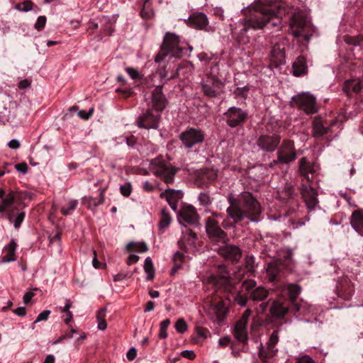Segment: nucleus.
Listing matches in <instances>:
<instances>
[{"label": "nucleus", "instance_id": "obj_51", "mask_svg": "<svg viewBox=\"0 0 363 363\" xmlns=\"http://www.w3.org/2000/svg\"><path fill=\"white\" fill-rule=\"evenodd\" d=\"M174 328L177 333L183 334L187 330L188 325L184 318H179L175 323Z\"/></svg>", "mask_w": 363, "mask_h": 363}, {"label": "nucleus", "instance_id": "obj_16", "mask_svg": "<svg viewBox=\"0 0 363 363\" xmlns=\"http://www.w3.org/2000/svg\"><path fill=\"white\" fill-rule=\"evenodd\" d=\"M291 310V305L285 298H279L272 302L269 313L274 318L281 319L283 318L285 315Z\"/></svg>", "mask_w": 363, "mask_h": 363}, {"label": "nucleus", "instance_id": "obj_15", "mask_svg": "<svg viewBox=\"0 0 363 363\" xmlns=\"http://www.w3.org/2000/svg\"><path fill=\"white\" fill-rule=\"evenodd\" d=\"M300 193L307 208L310 211H313L319 203L317 191L311 186L302 184L300 188Z\"/></svg>", "mask_w": 363, "mask_h": 363}, {"label": "nucleus", "instance_id": "obj_3", "mask_svg": "<svg viewBox=\"0 0 363 363\" xmlns=\"http://www.w3.org/2000/svg\"><path fill=\"white\" fill-rule=\"evenodd\" d=\"M184 54V48L180 46L179 36L170 32H167L164 36L159 52L155 57V62L160 63L165 57H181Z\"/></svg>", "mask_w": 363, "mask_h": 363}, {"label": "nucleus", "instance_id": "obj_2", "mask_svg": "<svg viewBox=\"0 0 363 363\" xmlns=\"http://www.w3.org/2000/svg\"><path fill=\"white\" fill-rule=\"evenodd\" d=\"M230 206L227 208L228 216L238 223L245 219L257 222L261 213L260 206L256 199L250 192L242 193L238 198L228 196Z\"/></svg>", "mask_w": 363, "mask_h": 363}, {"label": "nucleus", "instance_id": "obj_53", "mask_svg": "<svg viewBox=\"0 0 363 363\" xmlns=\"http://www.w3.org/2000/svg\"><path fill=\"white\" fill-rule=\"evenodd\" d=\"M199 201L201 205L206 206L211 204L212 198L208 193L201 192L199 196Z\"/></svg>", "mask_w": 363, "mask_h": 363}, {"label": "nucleus", "instance_id": "obj_32", "mask_svg": "<svg viewBox=\"0 0 363 363\" xmlns=\"http://www.w3.org/2000/svg\"><path fill=\"white\" fill-rule=\"evenodd\" d=\"M16 243L13 240H12L4 249V252L5 253L1 257V263H6L16 260V255L15 251L16 248Z\"/></svg>", "mask_w": 363, "mask_h": 363}, {"label": "nucleus", "instance_id": "obj_64", "mask_svg": "<svg viewBox=\"0 0 363 363\" xmlns=\"http://www.w3.org/2000/svg\"><path fill=\"white\" fill-rule=\"evenodd\" d=\"M46 23V17L44 16H39L34 26L35 28L38 30H41L44 28Z\"/></svg>", "mask_w": 363, "mask_h": 363}, {"label": "nucleus", "instance_id": "obj_6", "mask_svg": "<svg viewBox=\"0 0 363 363\" xmlns=\"http://www.w3.org/2000/svg\"><path fill=\"white\" fill-rule=\"evenodd\" d=\"M291 33L295 38L303 37L307 42L310 40V36L307 33V30L310 27V23L303 13H294L289 21Z\"/></svg>", "mask_w": 363, "mask_h": 363}, {"label": "nucleus", "instance_id": "obj_9", "mask_svg": "<svg viewBox=\"0 0 363 363\" xmlns=\"http://www.w3.org/2000/svg\"><path fill=\"white\" fill-rule=\"evenodd\" d=\"M179 138L185 148L191 149L204 141L205 134L199 128L187 127L180 133Z\"/></svg>", "mask_w": 363, "mask_h": 363}, {"label": "nucleus", "instance_id": "obj_23", "mask_svg": "<svg viewBox=\"0 0 363 363\" xmlns=\"http://www.w3.org/2000/svg\"><path fill=\"white\" fill-rule=\"evenodd\" d=\"M252 27L244 20L242 28L238 30L235 28L232 34L235 40L240 45H247L250 42L251 36L249 32Z\"/></svg>", "mask_w": 363, "mask_h": 363}, {"label": "nucleus", "instance_id": "obj_43", "mask_svg": "<svg viewBox=\"0 0 363 363\" xmlns=\"http://www.w3.org/2000/svg\"><path fill=\"white\" fill-rule=\"evenodd\" d=\"M126 249L128 251H136L138 252H145L148 250V247L147 245L144 242H129L126 245Z\"/></svg>", "mask_w": 363, "mask_h": 363}, {"label": "nucleus", "instance_id": "obj_42", "mask_svg": "<svg viewBox=\"0 0 363 363\" xmlns=\"http://www.w3.org/2000/svg\"><path fill=\"white\" fill-rule=\"evenodd\" d=\"M24 218H25L24 212L15 213V211H13L11 213H9L8 215V219L9 220V221L11 223H13L14 227H18L23 222Z\"/></svg>", "mask_w": 363, "mask_h": 363}, {"label": "nucleus", "instance_id": "obj_12", "mask_svg": "<svg viewBox=\"0 0 363 363\" xmlns=\"http://www.w3.org/2000/svg\"><path fill=\"white\" fill-rule=\"evenodd\" d=\"M226 123L230 128L242 126L247 118V112L236 106L230 107L225 113Z\"/></svg>", "mask_w": 363, "mask_h": 363}, {"label": "nucleus", "instance_id": "obj_63", "mask_svg": "<svg viewBox=\"0 0 363 363\" xmlns=\"http://www.w3.org/2000/svg\"><path fill=\"white\" fill-rule=\"evenodd\" d=\"M281 255L282 256L284 261L290 262L293 257V250L291 249H284L281 251Z\"/></svg>", "mask_w": 363, "mask_h": 363}, {"label": "nucleus", "instance_id": "obj_39", "mask_svg": "<svg viewBox=\"0 0 363 363\" xmlns=\"http://www.w3.org/2000/svg\"><path fill=\"white\" fill-rule=\"evenodd\" d=\"M352 227H363V210L354 211L351 216Z\"/></svg>", "mask_w": 363, "mask_h": 363}, {"label": "nucleus", "instance_id": "obj_35", "mask_svg": "<svg viewBox=\"0 0 363 363\" xmlns=\"http://www.w3.org/2000/svg\"><path fill=\"white\" fill-rule=\"evenodd\" d=\"M246 326V325L236 322L233 330V335L235 339L244 344L247 343L248 340Z\"/></svg>", "mask_w": 363, "mask_h": 363}, {"label": "nucleus", "instance_id": "obj_26", "mask_svg": "<svg viewBox=\"0 0 363 363\" xmlns=\"http://www.w3.org/2000/svg\"><path fill=\"white\" fill-rule=\"evenodd\" d=\"M160 196L165 199L172 210L177 211V203L182 198L183 194L180 190H174L168 188L164 191L162 192Z\"/></svg>", "mask_w": 363, "mask_h": 363}, {"label": "nucleus", "instance_id": "obj_29", "mask_svg": "<svg viewBox=\"0 0 363 363\" xmlns=\"http://www.w3.org/2000/svg\"><path fill=\"white\" fill-rule=\"evenodd\" d=\"M187 23L191 26L201 30L207 26L208 18L203 13H196L189 17Z\"/></svg>", "mask_w": 363, "mask_h": 363}, {"label": "nucleus", "instance_id": "obj_52", "mask_svg": "<svg viewBox=\"0 0 363 363\" xmlns=\"http://www.w3.org/2000/svg\"><path fill=\"white\" fill-rule=\"evenodd\" d=\"M77 203L78 202L77 200L69 201L67 203V206H63L62 208V213L64 215L71 214L72 212L76 208Z\"/></svg>", "mask_w": 363, "mask_h": 363}, {"label": "nucleus", "instance_id": "obj_47", "mask_svg": "<svg viewBox=\"0 0 363 363\" xmlns=\"http://www.w3.org/2000/svg\"><path fill=\"white\" fill-rule=\"evenodd\" d=\"M172 221V218L167 211L164 208L161 211V217L159 222V227H167Z\"/></svg>", "mask_w": 363, "mask_h": 363}, {"label": "nucleus", "instance_id": "obj_50", "mask_svg": "<svg viewBox=\"0 0 363 363\" xmlns=\"http://www.w3.org/2000/svg\"><path fill=\"white\" fill-rule=\"evenodd\" d=\"M184 240L189 245H194L195 240L197 239L196 234L192 231L191 228H187L186 233L183 232Z\"/></svg>", "mask_w": 363, "mask_h": 363}, {"label": "nucleus", "instance_id": "obj_33", "mask_svg": "<svg viewBox=\"0 0 363 363\" xmlns=\"http://www.w3.org/2000/svg\"><path fill=\"white\" fill-rule=\"evenodd\" d=\"M362 86L359 79H352L347 80L343 85V91L349 96L352 93H359Z\"/></svg>", "mask_w": 363, "mask_h": 363}, {"label": "nucleus", "instance_id": "obj_28", "mask_svg": "<svg viewBox=\"0 0 363 363\" xmlns=\"http://www.w3.org/2000/svg\"><path fill=\"white\" fill-rule=\"evenodd\" d=\"M287 291L289 294V299L287 301L291 305V310L297 312L300 309L299 304L296 302V299L301 291V287L296 284H289L287 286Z\"/></svg>", "mask_w": 363, "mask_h": 363}, {"label": "nucleus", "instance_id": "obj_14", "mask_svg": "<svg viewBox=\"0 0 363 363\" xmlns=\"http://www.w3.org/2000/svg\"><path fill=\"white\" fill-rule=\"evenodd\" d=\"M281 142V136L278 134L261 135L256 141L259 150L266 152H273Z\"/></svg>", "mask_w": 363, "mask_h": 363}, {"label": "nucleus", "instance_id": "obj_11", "mask_svg": "<svg viewBox=\"0 0 363 363\" xmlns=\"http://www.w3.org/2000/svg\"><path fill=\"white\" fill-rule=\"evenodd\" d=\"M257 282L253 279H247L242 284V291L250 294L253 301H262L269 296V291L263 286L256 287Z\"/></svg>", "mask_w": 363, "mask_h": 363}, {"label": "nucleus", "instance_id": "obj_55", "mask_svg": "<svg viewBox=\"0 0 363 363\" xmlns=\"http://www.w3.org/2000/svg\"><path fill=\"white\" fill-rule=\"evenodd\" d=\"M249 87L245 86L243 87H237L234 91V94L237 98L246 99L247 97Z\"/></svg>", "mask_w": 363, "mask_h": 363}, {"label": "nucleus", "instance_id": "obj_27", "mask_svg": "<svg viewBox=\"0 0 363 363\" xmlns=\"http://www.w3.org/2000/svg\"><path fill=\"white\" fill-rule=\"evenodd\" d=\"M299 172L307 181L311 182L315 172L314 164L311 163L306 157H302L299 162Z\"/></svg>", "mask_w": 363, "mask_h": 363}, {"label": "nucleus", "instance_id": "obj_57", "mask_svg": "<svg viewBox=\"0 0 363 363\" xmlns=\"http://www.w3.org/2000/svg\"><path fill=\"white\" fill-rule=\"evenodd\" d=\"M203 177L208 181H213L217 178V172L213 169H206L203 172Z\"/></svg>", "mask_w": 363, "mask_h": 363}, {"label": "nucleus", "instance_id": "obj_46", "mask_svg": "<svg viewBox=\"0 0 363 363\" xmlns=\"http://www.w3.org/2000/svg\"><path fill=\"white\" fill-rule=\"evenodd\" d=\"M170 325L169 319L167 318L162 320L160 324V332L158 337L160 339H165L167 337V328Z\"/></svg>", "mask_w": 363, "mask_h": 363}, {"label": "nucleus", "instance_id": "obj_54", "mask_svg": "<svg viewBox=\"0 0 363 363\" xmlns=\"http://www.w3.org/2000/svg\"><path fill=\"white\" fill-rule=\"evenodd\" d=\"M272 352L267 347H261V349L259 351V357L264 362H267L268 359L273 357L274 355H271Z\"/></svg>", "mask_w": 363, "mask_h": 363}, {"label": "nucleus", "instance_id": "obj_44", "mask_svg": "<svg viewBox=\"0 0 363 363\" xmlns=\"http://www.w3.org/2000/svg\"><path fill=\"white\" fill-rule=\"evenodd\" d=\"M195 333L196 335V342H199L200 341L206 340L208 337V335H210L209 330L206 328H203L201 326H196L195 328Z\"/></svg>", "mask_w": 363, "mask_h": 363}, {"label": "nucleus", "instance_id": "obj_25", "mask_svg": "<svg viewBox=\"0 0 363 363\" xmlns=\"http://www.w3.org/2000/svg\"><path fill=\"white\" fill-rule=\"evenodd\" d=\"M220 256L232 262H238L241 257V250L235 245H225L218 249Z\"/></svg>", "mask_w": 363, "mask_h": 363}, {"label": "nucleus", "instance_id": "obj_7", "mask_svg": "<svg viewBox=\"0 0 363 363\" xmlns=\"http://www.w3.org/2000/svg\"><path fill=\"white\" fill-rule=\"evenodd\" d=\"M208 282L224 291H230L233 288L230 272L224 264L218 266L216 274L208 277Z\"/></svg>", "mask_w": 363, "mask_h": 363}, {"label": "nucleus", "instance_id": "obj_40", "mask_svg": "<svg viewBox=\"0 0 363 363\" xmlns=\"http://www.w3.org/2000/svg\"><path fill=\"white\" fill-rule=\"evenodd\" d=\"M279 342V335L278 331L274 330L270 335L269 341L267 344V347L272 352H270L271 355H275L277 350L275 348L277 344Z\"/></svg>", "mask_w": 363, "mask_h": 363}, {"label": "nucleus", "instance_id": "obj_38", "mask_svg": "<svg viewBox=\"0 0 363 363\" xmlns=\"http://www.w3.org/2000/svg\"><path fill=\"white\" fill-rule=\"evenodd\" d=\"M106 308H101L96 313V319L98 322V328L101 330H104L107 328V323L106 321Z\"/></svg>", "mask_w": 363, "mask_h": 363}, {"label": "nucleus", "instance_id": "obj_22", "mask_svg": "<svg viewBox=\"0 0 363 363\" xmlns=\"http://www.w3.org/2000/svg\"><path fill=\"white\" fill-rule=\"evenodd\" d=\"M152 106L157 111H162L167 106V100L162 92V86H156L152 93Z\"/></svg>", "mask_w": 363, "mask_h": 363}, {"label": "nucleus", "instance_id": "obj_49", "mask_svg": "<svg viewBox=\"0 0 363 363\" xmlns=\"http://www.w3.org/2000/svg\"><path fill=\"white\" fill-rule=\"evenodd\" d=\"M72 307V304L69 299L66 300V303L65 306L61 309V312L65 313L67 315V318L65 319V323L68 325L71 322L73 318L72 313L69 311Z\"/></svg>", "mask_w": 363, "mask_h": 363}, {"label": "nucleus", "instance_id": "obj_34", "mask_svg": "<svg viewBox=\"0 0 363 363\" xmlns=\"http://www.w3.org/2000/svg\"><path fill=\"white\" fill-rule=\"evenodd\" d=\"M14 201V193L9 192L5 196L4 190L0 189V213L8 210Z\"/></svg>", "mask_w": 363, "mask_h": 363}, {"label": "nucleus", "instance_id": "obj_56", "mask_svg": "<svg viewBox=\"0 0 363 363\" xmlns=\"http://www.w3.org/2000/svg\"><path fill=\"white\" fill-rule=\"evenodd\" d=\"M149 0H145L143 9L140 11V15L144 18H150L153 15V11L148 7Z\"/></svg>", "mask_w": 363, "mask_h": 363}, {"label": "nucleus", "instance_id": "obj_30", "mask_svg": "<svg viewBox=\"0 0 363 363\" xmlns=\"http://www.w3.org/2000/svg\"><path fill=\"white\" fill-rule=\"evenodd\" d=\"M206 233L212 242L226 243L228 240L227 234L222 228H206Z\"/></svg>", "mask_w": 363, "mask_h": 363}, {"label": "nucleus", "instance_id": "obj_37", "mask_svg": "<svg viewBox=\"0 0 363 363\" xmlns=\"http://www.w3.org/2000/svg\"><path fill=\"white\" fill-rule=\"evenodd\" d=\"M280 272V268L279 264L277 262H271L268 264L267 268V274L269 278V280L272 282L274 281Z\"/></svg>", "mask_w": 363, "mask_h": 363}, {"label": "nucleus", "instance_id": "obj_59", "mask_svg": "<svg viewBox=\"0 0 363 363\" xmlns=\"http://www.w3.org/2000/svg\"><path fill=\"white\" fill-rule=\"evenodd\" d=\"M249 299L250 294L247 296L242 293H238L235 297L236 303L241 306H245Z\"/></svg>", "mask_w": 363, "mask_h": 363}, {"label": "nucleus", "instance_id": "obj_17", "mask_svg": "<svg viewBox=\"0 0 363 363\" xmlns=\"http://www.w3.org/2000/svg\"><path fill=\"white\" fill-rule=\"evenodd\" d=\"M278 196L280 200L292 208L298 206V201L297 200L298 194L295 191L294 186L291 184H285L283 189L278 191Z\"/></svg>", "mask_w": 363, "mask_h": 363}, {"label": "nucleus", "instance_id": "obj_21", "mask_svg": "<svg viewBox=\"0 0 363 363\" xmlns=\"http://www.w3.org/2000/svg\"><path fill=\"white\" fill-rule=\"evenodd\" d=\"M160 118V116L159 114L154 115L152 111L148 109L139 117L138 124L140 128L156 129L158 127Z\"/></svg>", "mask_w": 363, "mask_h": 363}, {"label": "nucleus", "instance_id": "obj_36", "mask_svg": "<svg viewBox=\"0 0 363 363\" xmlns=\"http://www.w3.org/2000/svg\"><path fill=\"white\" fill-rule=\"evenodd\" d=\"M184 258V255L179 251H177L174 254L172 257L173 267L170 272L171 276L175 275L176 273L182 268Z\"/></svg>", "mask_w": 363, "mask_h": 363}, {"label": "nucleus", "instance_id": "obj_5", "mask_svg": "<svg viewBox=\"0 0 363 363\" xmlns=\"http://www.w3.org/2000/svg\"><path fill=\"white\" fill-rule=\"evenodd\" d=\"M292 102L294 106L307 115L316 113L319 109L316 98L309 92H303L294 96Z\"/></svg>", "mask_w": 363, "mask_h": 363}, {"label": "nucleus", "instance_id": "obj_4", "mask_svg": "<svg viewBox=\"0 0 363 363\" xmlns=\"http://www.w3.org/2000/svg\"><path fill=\"white\" fill-rule=\"evenodd\" d=\"M297 157L294 142L291 140H284L277 152V159L269 164L270 168L279 164H288L294 162Z\"/></svg>", "mask_w": 363, "mask_h": 363}, {"label": "nucleus", "instance_id": "obj_58", "mask_svg": "<svg viewBox=\"0 0 363 363\" xmlns=\"http://www.w3.org/2000/svg\"><path fill=\"white\" fill-rule=\"evenodd\" d=\"M47 234L48 235L50 243L52 244L55 241H60L62 233L59 230V228H57L56 230L52 233L48 231Z\"/></svg>", "mask_w": 363, "mask_h": 363}, {"label": "nucleus", "instance_id": "obj_62", "mask_svg": "<svg viewBox=\"0 0 363 363\" xmlns=\"http://www.w3.org/2000/svg\"><path fill=\"white\" fill-rule=\"evenodd\" d=\"M51 313L50 310H45L42 311L36 318L35 320L33 322V325L43 320H47Z\"/></svg>", "mask_w": 363, "mask_h": 363}, {"label": "nucleus", "instance_id": "obj_19", "mask_svg": "<svg viewBox=\"0 0 363 363\" xmlns=\"http://www.w3.org/2000/svg\"><path fill=\"white\" fill-rule=\"evenodd\" d=\"M288 47V40L284 38L280 39L279 42L273 45L271 55L276 63L279 65L286 63V50Z\"/></svg>", "mask_w": 363, "mask_h": 363}, {"label": "nucleus", "instance_id": "obj_41", "mask_svg": "<svg viewBox=\"0 0 363 363\" xmlns=\"http://www.w3.org/2000/svg\"><path fill=\"white\" fill-rule=\"evenodd\" d=\"M144 270L147 274L146 279L148 281H152L155 277V267L150 257L145 259Z\"/></svg>", "mask_w": 363, "mask_h": 363}, {"label": "nucleus", "instance_id": "obj_1", "mask_svg": "<svg viewBox=\"0 0 363 363\" xmlns=\"http://www.w3.org/2000/svg\"><path fill=\"white\" fill-rule=\"evenodd\" d=\"M284 3L277 0H259L251 9L249 16L245 21L252 30L279 26L281 16L286 13Z\"/></svg>", "mask_w": 363, "mask_h": 363}, {"label": "nucleus", "instance_id": "obj_13", "mask_svg": "<svg viewBox=\"0 0 363 363\" xmlns=\"http://www.w3.org/2000/svg\"><path fill=\"white\" fill-rule=\"evenodd\" d=\"M153 173L165 184H169L174 182V176L179 169L172 166L170 164L160 163L152 168Z\"/></svg>", "mask_w": 363, "mask_h": 363}, {"label": "nucleus", "instance_id": "obj_20", "mask_svg": "<svg viewBox=\"0 0 363 363\" xmlns=\"http://www.w3.org/2000/svg\"><path fill=\"white\" fill-rule=\"evenodd\" d=\"M178 219L184 226V223L189 225L196 224L199 220V215L196 208L192 206H185L179 212Z\"/></svg>", "mask_w": 363, "mask_h": 363}, {"label": "nucleus", "instance_id": "obj_24", "mask_svg": "<svg viewBox=\"0 0 363 363\" xmlns=\"http://www.w3.org/2000/svg\"><path fill=\"white\" fill-rule=\"evenodd\" d=\"M334 123V122L329 123L328 121L322 120L320 117H315L312 123L313 136L315 138L323 136L328 133Z\"/></svg>", "mask_w": 363, "mask_h": 363}, {"label": "nucleus", "instance_id": "obj_61", "mask_svg": "<svg viewBox=\"0 0 363 363\" xmlns=\"http://www.w3.org/2000/svg\"><path fill=\"white\" fill-rule=\"evenodd\" d=\"M121 194L124 196H129L132 191V186L130 183L128 182L120 186Z\"/></svg>", "mask_w": 363, "mask_h": 363}, {"label": "nucleus", "instance_id": "obj_31", "mask_svg": "<svg viewBox=\"0 0 363 363\" xmlns=\"http://www.w3.org/2000/svg\"><path fill=\"white\" fill-rule=\"evenodd\" d=\"M293 74L296 77H300L307 73L308 66L306 60L303 56H298L292 65Z\"/></svg>", "mask_w": 363, "mask_h": 363}, {"label": "nucleus", "instance_id": "obj_48", "mask_svg": "<svg viewBox=\"0 0 363 363\" xmlns=\"http://www.w3.org/2000/svg\"><path fill=\"white\" fill-rule=\"evenodd\" d=\"M345 41L347 44L354 46H362L363 45V36H346Z\"/></svg>", "mask_w": 363, "mask_h": 363}, {"label": "nucleus", "instance_id": "obj_18", "mask_svg": "<svg viewBox=\"0 0 363 363\" xmlns=\"http://www.w3.org/2000/svg\"><path fill=\"white\" fill-rule=\"evenodd\" d=\"M336 291L340 298L350 300L354 291V285L347 277H342L337 281Z\"/></svg>", "mask_w": 363, "mask_h": 363}, {"label": "nucleus", "instance_id": "obj_10", "mask_svg": "<svg viewBox=\"0 0 363 363\" xmlns=\"http://www.w3.org/2000/svg\"><path fill=\"white\" fill-rule=\"evenodd\" d=\"M218 65L214 64L211 67V72L206 74V78L201 82L202 91L205 96L208 97H216L218 91L216 88H219L221 82L217 77Z\"/></svg>", "mask_w": 363, "mask_h": 363}, {"label": "nucleus", "instance_id": "obj_8", "mask_svg": "<svg viewBox=\"0 0 363 363\" xmlns=\"http://www.w3.org/2000/svg\"><path fill=\"white\" fill-rule=\"evenodd\" d=\"M230 299L220 297L218 301H215L208 308V315L214 323L222 324L228 311Z\"/></svg>", "mask_w": 363, "mask_h": 363}, {"label": "nucleus", "instance_id": "obj_60", "mask_svg": "<svg viewBox=\"0 0 363 363\" xmlns=\"http://www.w3.org/2000/svg\"><path fill=\"white\" fill-rule=\"evenodd\" d=\"M16 8L22 11H29L33 9V2L31 1H26L21 4L16 5Z\"/></svg>", "mask_w": 363, "mask_h": 363}, {"label": "nucleus", "instance_id": "obj_45", "mask_svg": "<svg viewBox=\"0 0 363 363\" xmlns=\"http://www.w3.org/2000/svg\"><path fill=\"white\" fill-rule=\"evenodd\" d=\"M104 201V190L101 191V193L99 195V199L98 200L96 199H93V198H89V199H84V203L86 205V206L89 208H91L92 206L95 207V206H99L101 203H103Z\"/></svg>", "mask_w": 363, "mask_h": 363}]
</instances>
